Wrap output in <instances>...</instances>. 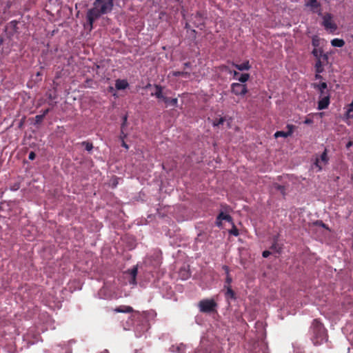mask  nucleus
I'll return each mask as SVG.
<instances>
[{
  "mask_svg": "<svg viewBox=\"0 0 353 353\" xmlns=\"http://www.w3.org/2000/svg\"><path fill=\"white\" fill-rule=\"evenodd\" d=\"M113 6L114 0L94 1L93 8L89 9L86 14L87 26H89L90 31L93 29L94 22L101 15L110 12L113 8Z\"/></svg>",
  "mask_w": 353,
  "mask_h": 353,
  "instance_id": "nucleus-1",
  "label": "nucleus"
},
{
  "mask_svg": "<svg viewBox=\"0 0 353 353\" xmlns=\"http://www.w3.org/2000/svg\"><path fill=\"white\" fill-rule=\"evenodd\" d=\"M311 340L314 345H321L327 340V330L319 319H314L310 327Z\"/></svg>",
  "mask_w": 353,
  "mask_h": 353,
  "instance_id": "nucleus-2",
  "label": "nucleus"
},
{
  "mask_svg": "<svg viewBox=\"0 0 353 353\" xmlns=\"http://www.w3.org/2000/svg\"><path fill=\"white\" fill-rule=\"evenodd\" d=\"M218 304L216 302L211 299H204L198 303V307L201 312L203 313H213L216 312Z\"/></svg>",
  "mask_w": 353,
  "mask_h": 353,
  "instance_id": "nucleus-3",
  "label": "nucleus"
},
{
  "mask_svg": "<svg viewBox=\"0 0 353 353\" xmlns=\"http://www.w3.org/2000/svg\"><path fill=\"white\" fill-rule=\"evenodd\" d=\"M323 26L325 29L334 32L337 29V26L332 21V16L330 13H326L323 17Z\"/></svg>",
  "mask_w": 353,
  "mask_h": 353,
  "instance_id": "nucleus-4",
  "label": "nucleus"
},
{
  "mask_svg": "<svg viewBox=\"0 0 353 353\" xmlns=\"http://www.w3.org/2000/svg\"><path fill=\"white\" fill-rule=\"evenodd\" d=\"M328 161L327 150L325 149L320 157H316L315 159L314 165L318 168V171L322 170L323 166L327 164Z\"/></svg>",
  "mask_w": 353,
  "mask_h": 353,
  "instance_id": "nucleus-5",
  "label": "nucleus"
},
{
  "mask_svg": "<svg viewBox=\"0 0 353 353\" xmlns=\"http://www.w3.org/2000/svg\"><path fill=\"white\" fill-rule=\"evenodd\" d=\"M231 91L235 95H245L248 92L246 85L233 83L231 85Z\"/></svg>",
  "mask_w": 353,
  "mask_h": 353,
  "instance_id": "nucleus-6",
  "label": "nucleus"
},
{
  "mask_svg": "<svg viewBox=\"0 0 353 353\" xmlns=\"http://www.w3.org/2000/svg\"><path fill=\"white\" fill-rule=\"evenodd\" d=\"M312 85L314 89H316L319 92V96L330 94V92L327 90V85L325 82H322L321 83H312Z\"/></svg>",
  "mask_w": 353,
  "mask_h": 353,
  "instance_id": "nucleus-7",
  "label": "nucleus"
},
{
  "mask_svg": "<svg viewBox=\"0 0 353 353\" xmlns=\"http://www.w3.org/2000/svg\"><path fill=\"white\" fill-rule=\"evenodd\" d=\"M330 94L319 96V101L318 102V110H321L326 109L330 104Z\"/></svg>",
  "mask_w": 353,
  "mask_h": 353,
  "instance_id": "nucleus-8",
  "label": "nucleus"
},
{
  "mask_svg": "<svg viewBox=\"0 0 353 353\" xmlns=\"http://www.w3.org/2000/svg\"><path fill=\"white\" fill-rule=\"evenodd\" d=\"M190 266H180L178 270L179 278L186 280L190 276Z\"/></svg>",
  "mask_w": 353,
  "mask_h": 353,
  "instance_id": "nucleus-9",
  "label": "nucleus"
},
{
  "mask_svg": "<svg viewBox=\"0 0 353 353\" xmlns=\"http://www.w3.org/2000/svg\"><path fill=\"white\" fill-rule=\"evenodd\" d=\"M149 263L160 264L162 263L161 252L160 250H154L153 254L149 257Z\"/></svg>",
  "mask_w": 353,
  "mask_h": 353,
  "instance_id": "nucleus-10",
  "label": "nucleus"
},
{
  "mask_svg": "<svg viewBox=\"0 0 353 353\" xmlns=\"http://www.w3.org/2000/svg\"><path fill=\"white\" fill-rule=\"evenodd\" d=\"M192 20L196 27L203 25V16L200 12L192 15Z\"/></svg>",
  "mask_w": 353,
  "mask_h": 353,
  "instance_id": "nucleus-11",
  "label": "nucleus"
},
{
  "mask_svg": "<svg viewBox=\"0 0 353 353\" xmlns=\"http://www.w3.org/2000/svg\"><path fill=\"white\" fill-rule=\"evenodd\" d=\"M225 291L224 295L225 299L229 301L230 300H236V295L235 292L232 289V287L223 288Z\"/></svg>",
  "mask_w": 353,
  "mask_h": 353,
  "instance_id": "nucleus-12",
  "label": "nucleus"
},
{
  "mask_svg": "<svg viewBox=\"0 0 353 353\" xmlns=\"http://www.w3.org/2000/svg\"><path fill=\"white\" fill-rule=\"evenodd\" d=\"M114 312L121 313H132L134 312V309L129 305H119L112 310Z\"/></svg>",
  "mask_w": 353,
  "mask_h": 353,
  "instance_id": "nucleus-13",
  "label": "nucleus"
},
{
  "mask_svg": "<svg viewBox=\"0 0 353 353\" xmlns=\"http://www.w3.org/2000/svg\"><path fill=\"white\" fill-rule=\"evenodd\" d=\"M153 86L155 89V92L151 93V96H154L158 99H162L164 97L163 94V87L159 84H154Z\"/></svg>",
  "mask_w": 353,
  "mask_h": 353,
  "instance_id": "nucleus-14",
  "label": "nucleus"
},
{
  "mask_svg": "<svg viewBox=\"0 0 353 353\" xmlns=\"http://www.w3.org/2000/svg\"><path fill=\"white\" fill-rule=\"evenodd\" d=\"M223 270L225 271L226 277L225 280V283L223 285V288L231 287V283L232 282V278L230 274V269L228 266H223Z\"/></svg>",
  "mask_w": 353,
  "mask_h": 353,
  "instance_id": "nucleus-15",
  "label": "nucleus"
},
{
  "mask_svg": "<svg viewBox=\"0 0 353 353\" xmlns=\"http://www.w3.org/2000/svg\"><path fill=\"white\" fill-rule=\"evenodd\" d=\"M125 273L129 274V276H130L129 279V283L130 284L135 285L137 283L136 276L137 274V266H135L132 270L127 271Z\"/></svg>",
  "mask_w": 353,
  "mask_h": 353,
  "instance_id": "nucleus-16",
  "label": "nucleus"
},
{
  "mask_svg": "<svg viewBox=\"0 0 353 353\" xmlns=\"http://www.w3.org/2000/svg\"><path fill=\"white\" fill-rule=\"evenodd\" d=\"M232 65L234 68H236L237 70L240 71L248 70L251 68V65L248 61H246L241 64L233 63Z\"/></svg>",
  "mask_w": 353,
  "mask_h": 353,
  "instance_id": "nucleus-17",
  "label": "nucleus"
},
{
  "mask_svg": "<svg viewBox=\"0 0 353 353\" xmlns=\"http://www.w3.org/2000/svg\"><path fill=\"white\" fill-rule=\"evenodd\" d=\"M306 6L310 7L314 12H316V9L320 8L321 4L317 0H310Z\"/></svg>",
  "mask_w": 353,
  "mask_h": 353,
  "instance_id": "nucleus-18",
  "label": "nucleus"
},
{
  "mask_svg": "<svg viewBox=\"0 0 353 353\" xmlns=\"http://www.w3.org/2000/svg\"><path fill=\"white\" fill-rule=\"evenodd\" d=\"M128 85V81L124 79H117L115 83V87L117 90H124Z\"/></svg>",
  "mask_w": 353,
  "mask_h": 353,
  "instance_id": "nucleus-19",
  "label": "nucleus"
},
{
  "mask_svg": "<svg viewBox=\"0 0 353 353\" xmlns=\"http://www.w3.org/2000/svg\"><path fill=\"white\" fill-rule=\"evenodd\" d=\"M162 100L168 105H172L173 107H177V105H178V99H177V98L170 99V98H168V97L164 96L163 98H162Z\"/></svg>",
  "mask_w": 353,
  "mask_h": 353,
  "instance_id": "nucleus-20",
  "label": "nucleus"
},
{
  "mask_svg": "<svg viewBox=\"0 0 353 353\" xmlns=\"http://www.w3.org/2000/svg\"><path fill=\"white\" fill-rule=\"evenodd\" d=\"M272 253H279L281 250V246L276 242V239H274V243L270 247Z\"/></svg>",
  "mask_w": 353,
  "mask_h": 353,
  "instance_id": "nucleus-21",
  "label": "nucleus"
},
{
  "mask_svg": "<svg viewBox=\"0 0 353 353\" xmlns=\"http://www.w3.org/2000/svg\"><path fill=\"white\" fill-rule=\"evenodd\" d=\"M218 219H220V220H224V221H226L228 222H232V218L230 215L229 214H225L223 212H221L218 216Z\"/></svg>",
  "mask_w": 353,
  "mask_h": 353,
  "instance_id": "nucleus-22",
  "label": "nucleus"
},
{
  "mask_svg": "<svg viewBox=\"0 0 353 353\" xmlns=\"http://www.w3.org/2000/svg\"><path fill=\"white\" fill-rule=\"evenodd\" d=\"M331 44L332 46L341 48L345 45V41L341 39H334L331 41Z\"/></svg>",
  "mask_w": 353,
  "mask_h": 353,
  "instance_id": "nucleus-23",
  "label": "nucleus"
},
{
  "mask_svg": "<svg viewBox=\"0 0 353 353\" xmlns=\"http://www.w3.org/2000/svg\"><path fill=\"white\" fill-rule=\"evenodd\" d=\"M190 75V72H180V71H174L172 72V76L174 77H189Z\"/></svg>",
  "mask_w": 353,
  "mask_h": 353,
  "instance_id": "nucleus-24",
  "label": "nucleus"
},
{
  "mask_svg": "<svg viewBox=\"0 0 353 353\" xmlns=\"http://www.w3.org/2000/svg\"><path fill=\"white\" fill-rule=\"evenodd\" d=\"M273 188L279 191L283 196L285 194V188L283 185H281L278 183L273 184Z\"/></svg>",
  "mask_w": 353,
  "mask_h": 353,
  "instance_id": "nucleus-25",
  "label": "nucleus"
},
{
  "mask_svg": "<svg viewBox=\"0 0 353 353\" xmlns=\"http://www.w3.org/2000/svg\"><path fill=\"white\" fill-rule=\"evenodd\" d=\"M274 136L275 138H278V137L286 138V137H290V133H287V132H284V131H277L275 132Z\"/></svg>",
  "mask_w": 353,
  "mask_h": 353,
  "instance_id": "nucleus-26",
  "label": "nucleus"
},
{
  "mask_svg": "<svg viewBox=\"0 0 353 353\" xmlns=\"http://www.w3.org/2000/svg\"><path fill=\"white\" fill-rule=\"evenodd\" d=\"M318 59L321 60V61L324 63V65H326L328 63V55L327 54L322 53L320 54V57Z\"/></svg>",
  "mask_w": 353,
  "mask_h": 353,
  "instance_id": "nucleus-27",
  "label": "nucleus"
},
{
  "mask_svg": "<svg viewBox=\"0 0 353 353\" xmlns=\"http://www.w3.org/2000/svg\"><path fill=\"white\" fill-rule=\"evenodd\" d=\"M230 223L232 224V228L231 230H230L229 233L232 235L237 236L239 234V230L232 221Z\"/></svg>",
  "mask_w": 353,
  "mask_h": 353,
  "instance_id": "nucleus-28",
  "label": "nucleus"
},
{
  "mask_svg": "<svg viewBox=\"0 0 353 353\" xmlns=\"http://www.w3.org/2000/svg\"><path fill=\"white\" fill-rule=\"evenodd\" d=\"M250 78V74L248 73L241 74L239 78L241 83H245Z\"/></svg>",
  "mask_w": 353,
  "mask_h": 353,
  "instance_id": "nucleus-29",
  "label": "nucleus"
},
{
  "mask_svg": "<svg viewBox=\"0 0 353 353\" xmlns=\"http://www.w3.org/2000/svg\"><path fill=\"white\" fill-rule=\"evenodd\" d=\"M81 145H84L85 146V149L88 151V152H90L92 148H93V145L92 143H90V142H88V141H83L81 143Z\"/></svg>",
  "mask_w": 353,
  "mask_h": 353,
  "instance_id": "nucleus-30",
  "label": "nucleus"
},
{
  "mask_svg": "<svg viewBox=\"0 0 353 353\" xmlns=\"http://www.w3.org/2000/svg\"><path fill=\"white\" fill-rule=\"evenodd\" d=\"M312 53L314 55V57H315L316 59H318L319 57H320V54L323 53V50L321 49L314 48L312 50Z\"/></svg>",
  "mask_w": 353,
  "mask_h": 353,
  "instance_id": "nucleus-31",
  "label": "nucleus"
},
{
  "mask_svg": "<svg viewBox=\"0 0 353 353\" xmlns=\"http://www.w3.org/2000/svg\"><path fill=\"white\" fill-rule=\"evenodd\" d=\"M43 115H41V114H39V115H37L35 117H34V125H37V124H40L43 120Z\"/></svg>",
  "mask_w": 353,
  "mask_h": 353,
  "instance_id": "nucleus-32",
  "label": "nucleus"
},
{
  "mask_svg": "<svg viewBox=\"0 0 353 353\" xmlns=\"http://www.w3.org/2000/svg\"><path fill=\"white\" fill-rule=\"evenodd\" d=\"M224 121H225V118L221 117V118L214 121L213 125L214 126H219L220 125H222L224 123Z\"/></svg>",
  "mask_w": 353,
  "mask_h": 353,
  "instance_id": "nucleus-33",
  "label": "nucleus"
},
{
  "mask_svg": "<svg viewBox=\"0 0 353 353\" xmlns=\"http://www.w3.org/2000/svg\"><path fill=\"white\" fill-rule=\"evenodd\" d=\"M20 188V184L19 183H14L12 185H10V190L12 191H17Z\"/></svg>",
  "mask_w": 353,
  "mask_h": 353,
  "instance_id": "nucleus-34",
  "label": "nucleus"
},
{
  "mask_svg": "<svg viewBox=\"0 0 353 353\" xmlns=\"http://www.w3.org/2000/svg\"><path fill=\"white\" fill-rule=\"evenodd\" d=\"M286 128L288 129L287 133H290V136H291L294 132V125L292 124H288Z\"/></svg>",
  "mask_w": 353,
  "mask_h": 353,
  "instance_id": "nucleus-35",
  "label": "nucleus"
},
{
  "mask_svg": "<svg viewBox=\"0 0 353 353\" xmlns=\"http://www.w3.org/2000/svg\"><path fill=\"white\" fill-rule=\"evenodd\" d=\"M127 121H128V116L127 115H125L123 117V122L121 123V129L123 130L124 128L127 125Z\"/></svg>",
  "mask_w": 353,
  "mask_h": 353,
  "instance_id": "nucleus-36",
  "label": "nucleus"
},
{
  "mask_svg": "<svg viewBox=\"0 0 353 353\" xmlns=\"http://www.w3.org/2000/svg\"><path fill=\"white\" fill-rule=\"evenodd\" d=\"M36 157V154L34 152H30L28 155V159L31 161L34 160Z\"/></svg>",
  "mask_w": 353,
  "mask_h": 353,
  "instance_id": "nucleus-37",
  "label": "nucleus"
},
{
  "mask_svg": "<svg viewBox=\"0 0 353 353\" xmlns=\"http://www.w3.org/2000/svg\"><path fill=\"white\" fill-rule=\"evenodd\" d=\"M271 254H272L271 251H270V250H265V251L263 252L262 255H263V256L264 258H266V257L269 256Z\"/></svg>",
  "mask_w": 353,
  "mask_h": 353,
  "instance_id": "nucleus-38",
  "label": "nucleus"
},
{
  "mask_svg": "<svg viewBox=\"0 0 353 353\" xmlns=\"http://www.w3.org/2000/svg\"><path fill=\"white\" fill-rule=\"evenodd\" d=\"M325 65L323 63L321 60L316 59V63H315V68L316 67H323Z\"/></svg>",
  "mask_w": 353,
  "mask_h": 353,
  "instance_id": "nucleus-39",
  "label": "nucleus"
},
{
  "mask_svg": "<svg viewBox=\"0 0 353 353\" xmlns=\"http://www.w3.org/2000/svg\"><path fill=\"white\" fill-rule=\"evenodd\" d=\"M315 70L316 73H322L324 70L323 67H316Z\"/></svg>",
  "mask_w": 353,
  "mask_h": 353,
  "instance_id": "nucleus-40",
  "label": "nucleus"
},
{
  "mask_svg": "<svg viewBox=\"0 0 353 353\" xmlns=\"http://www.w3.org/2000/svg\"><path fill=\"white\" fill-rule=\"evenodd\" d=\"M345 116H346V117L347 119H352L353 118V114H352V112H349L348 110H347V111H346Z\"/></svg>",
  "mask_w": 353,
  "mask_h": 353,
  "instance_id": "nucleus-41",
  "label": "nucleus"
},
{
  "mask_svg": "<svg viewBox=\"0 0 353 353\" xmlns=\"http://www.w3.org/2000/svg\"><path fill=\"white\" fill-rule=\"evenodd\" d=\"M216 225L219 228L222 226V220L218 219L217 216L216 219Z\"/></svg>",
  "mask_w": 353,
  "mask_h": 353,
  "instance_id": "nucleus-42",
  "label": "nucleus"
},
{
  "mask_svg": "<svg viewBox=\"0 0 353 353\" xmlns=\"http://www.w3.org/2000/svg\"><path fill=\"white\" fill-rule=\"evenodd\" d=\"M349 112H353V100L352 102L348 105L347 109Z\"/></svg>",
  "mask_w": 353,
  "mask_h": 353,
  "instance_id": "nucleus-43",
  "label": "nucleus"
},
{
  "mask_svg": "<svg viewBox=\"0 0 353 353\" xmlns=\"http://www.w3.org/2000/svg\"><path fill=\"white\" fill-rule=\"evenodd\" d=\"M313 123V120L311 119H306L305 121H304V123L305 124H311Z\"/></svg>",
  "mask_w": 353,
  "mask_h": 353,
  "instance_id": "nucleus-44",
  "label": "nucleus"
},
{
  "mask_svg": "<svg viewBox=\"0 0 353 353\" xmlns=\"http://www.w3.org/2000/svg\"><path fill=\"white\" fill-rule=\"evenodd\" d=\"M312 45L314 46H318V45H319L318 41L314 39H313V40H312Z\"/></svg>",
  "mask_w": 353,
  "mask_h": 353,
  "instance_id": "nucleus-45",
  "label": "nucleus"
},
{
  "mask_svg": "<svg viewBox=\"0 0 353 353\" xmlns=\"http://www.w3.org/2000/svg\"><path fill=\"white\" fill-rule=\"evenodd\" d=\"M321 73H316V75H315V79H321L323 77L320 74Z\"/></svg>",
  "mask_w": 353,
  "mask_h": 353,
  "instance_id": "nucleus-46",
  "label": "nucleus"
},
{
  "mask_svg": "<svg viewBox=\"0 0 353 353\" xmlns=\"http://www.w3.org/2000/svg\"><path fill=\"white\" fill-rule=\"evenodd\" d=\"M126 136H127V135H126V134H125V133L123 132V130H122V129H121V138L122 139V141L123 140V139H124V138H125V137H126Z\"/></svg>",
  "mask_w": 353,
  "mask_h": 353,
  "instance_id": "nucleus-47",
  "label": "nucleus"
},
{
  "mask_svg": "<svg viewBox=\"0 0 353 353\" xmlns=\"http://www.w3.org/2000/svg\"><path fill=\"white\" fill-rule=\"evenodd\" d=\"M121 145L124 147L125 149H128V145L126 144V143L123 140Z\"/></svg>",
  "mask_w": 353,
  "mask_h": 353,
  "instance_id": "nucleus-48",
  "label": "nucleus"
},
{
  "mask_svg": "<svg viewBox=\"0 0 353 353\" xmlns=\"http://www.w3.org/2000/svg\"><path fill=\"white\" fill-rule=\"evenodd\" d=\"M49 112V109H46L41 115H43V118L46 117V115Z\"/></svg>",
  "mask_w": 353,
  "mask_h": 353,
  "instance_id": "nucleus-49",
  "label": "nucleus"
},
{
  "mask_svg": "<svg viewBox=\"0 0 353 353\" xmlns=\"http://www.w3.org/2000/svg\"><path fill=\"white\" fill-rule=\"evenodd\" d=\"M191 66V63L190 62H186L184 63L185 68H190Z\"/></svg>",
  "mask_w": 353,
  "mask_h": 353,
  "instance_id": "nucleus-50",
  "label": "nucleus"
},
{
  "mask_svg": "<svg viewBox=\"0 0 353 353\" xmlns=\"http://www.w3.org/2000/svg\"><path fill=\"white\" fill-rule=\"evenodd\" d=\"M352 145V141H349V142H347V144H346V148H350V147H351Z\"/></svg>",
  "mask_w": 353,
  "mask_h": 353,
  "instance_id": "nucleus-51",
  "label": "nucleus"
},
{
  "mask_svg": "<svg viewBox=\"0 0 353 353\" xmlns=\"http://www.w3.org/2000/svg\"><path fill=\"white\" fill-rule=\"evenodd\" d=\"M152 86V84L150 83H148L145 86V89H148L150 88H151Z\"/></svg>",
  "mask_w": 353,
  "mask_h": 353,
  "instance_id": "nucleus-52",
  "label": "nucleus"
},
{
  "mask_svg": "<svg viewBox=\"0 0 353 353\" xmlns=\"http://www.w3.org/2000/svg\"><path fill=\"white\" fill-rule=\"evenodd\" d=\"M319 225H321L323 228H325V224L323 223L322 221H320Z\"/></svg>",
  "mask_w": 353,
  "mask_h": 353,
  "instance_id": "nucleus-53",
  "label": "nucleus"
},
{
  "mask_svg": "<svg viewBox=\"0 0 353 353\" xmlns=\"http://www.w3.org/2000/svg\"><path fill=\"white\" fill-rule=\"evenodd\" d=\"M3 210L2 204L0 203V212Z\"/></svg>",
  "mask_w": 353,
  "mask_h": 353,
  "instance_id": "nucleus-54",
  "label": "nucleus"
},
{
  "mask_svg": "<svg viewBox=\"0 0 353 353\" xmlns=\"http://www.w3.org/2000/svg\"><path fill=\"white\" fill-rule=\"evenodd\" d=\"M234 75H237V74H239V72H237L234 71Z\"/></svg>",
  "mask_w": 353,
  "mask_h": 353,
  "instance_id": "nucleus-55",
  "label": "nucleus"
},
{
  "mask_svg": "<svg viewBox=\"0 0 353 353\" xmlns=\"http://www.w3.org/2000/svg\"><path fill=\"white\" fill-rule=\"evenodd\" d=\"M2 216H3L0 214V217H2Z\"/></svg>",
  "mask_w": 353,
  "mask_h": 353,
  "instance_id": "nucleus-56",
  "label": "nucleus"
},
{
  "mask_svg": "<svg viewBox=\"0 0 353 353\" xmlns=\"http://www.w3.org/2000/svg\"><path fill=\"white\" fill-rule=\"evenodd\" d=\"M352 145H353V141H352Z\"/></svg>",
  "mask_w": 353,
  "mask_h": 353,
  "instance_id": "nucleus-57",
  "label": "nucleus"
}]
</instances>
